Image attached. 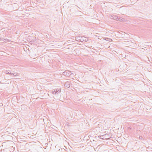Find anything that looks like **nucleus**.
Returning a JSON list of instances; mask_svg holds the SVG:
<instances>
[{"label":"nucleus","mask_w":152,"mask_h":152,"mask_svg":"<svg viewBox=\"0 0 152 152\" xmlns=\"http://www.w3.org/2000/svg\"><path fill=\"white\" fill-rule=\"evenodd\" d=\"M71 84V81H67L65 84L64 86L68 88H69L70 87Z\"/></svg>","instance_id":"39448f33"},{"label":"nucleus","mask_w":152,"mask_h":152,"mask_svg":"<svg viewBox=\"0 0 152 152\" xmlns=\"http://www.w3.org/2000/svg\"><path fill=\"white\" fill-rule=\"evenodd\" d=\"M76 40L81 42H86L88 40L87 38L83 36H77L75 37Z\"/></svg>","instance_id":"f257e3e1"},{"label":"nucleus","mask_w":152,"mask_h":152,"mask_svg":"<svg viewBox=\"0 0 152 152\" xmlns=\"http://www.w3.org/2000/svg\"><path fill=\"white\" fill-rule=\"evenodd\" d=\"M118 16H117L116 15H115V16H114V19L117 20V19H118Z\"/></svg>","instance_id":"9b49d317"},{"label":"nucleus","mask_w":152,"mask_h":152,"mask_svg":"<svg viewBox=\"0 0 152 152\" xmlns=\"http://www.w3.org/2000/svg\"><path fill=\"white\" fill-rule=\"evenodd\" d=\"M105 40L107 41H108L109 42H112V40L110 38H105Z\"/></svg>","instance_id":"9d476101"},{"label":"nucleus","mask_w":152,"mask_h":152,"mask_svg":"<svg viewBox=\"0 0 152 152\" xmlns=\"http://www.w3.org/2000/svg\"><path fill=\"white\" fill-rule=\"evenodd\" d=\"M139 139L140 140H143V137L142 136H139Z\"/></svg>","instance_id":"f8f14e48"},{"label":"nucleus","mask_w":152,"mask_h":152,"mask_svg":"<svg viewBox=\"0 0 152 152\" xmlns=\"http://www.w3.org/2000/svg\"><path fill=\"white\" fill-rule=\"evenodd\" d=\"M70 11L72 13H74L76 12V10H75V8L73 7L72 8L70 9Z\"/></svg>","instance_id":"0eeeda50"},{"label":"nucleus","mask_w":152,"mask_h":152,"mask_svg":"<svg viewBox=\"0 0 152 152\" xmlns=\"http://www.w3.org/2000/svg\"><path fill=\"white\" fill-rule=\"evenodd\" d=\"M64 75L66 76H69L71 74V72L69 70H66L61 73Z\"/></svg>","instance_id":"7ed1b4c3"},{"label":"nucleus","mask_w":152,"mask_h":152,"mask_svg":"<svg viewBox=\"0 0 152 152\" xmlns=\"http://www.w3.org/2000/svg\"><path fill=\"white\" fill-rule=\"evenodd\" d=\"M61 91V89H53L52 91V93L53 94H58L60 93Z\"/></svg>","instance_id":"f03ea898"},{"label":"nucleus","mask_w":152,"mask_h":152,"mask_svg":"<svg viewBox=\"0 0 152 152\" xmlns=\"http://www.w3.org/2000/svg\"><path fill=\"white\" fill-rule=\"evenodd\" d=\"M124 20V19L123 18H121L120 17H118V19H117V20L122 21H123Z\"/></svg>","instance_id":"6e6552de"},{"label":"nucleus","mask_w":152,"mask_h":152,"mask_svg":"<svg viewBox=\"0 0 152 152\" xmlns=\"http://www.w3.org/2000/svg\"><path fill=\"white\" fill-rule=\"evenodd\" d=\"M108 135V134H105L102 135L101 136H100V137H99H99L100 138H101L102 139H107L109 138V137H106V136Z\"/></svg>","instance_id":"20e7f679"},{"label":"nucleus","mask_w":152,"mask_h":152,"mask_svg":"<svg viewBox=\"0 0 152 152\" xmlns=\"http://www.w3.org/2000/svg\"><path fill=\"white\" fill-rule=\"evenodd\" d=\"M6 74H9L10 75H13L14 76H16V75H14V74L12 73L11 72L10 73L8 71H6Z\"/></svg>","instance_id":"423d86ee"},{"label":"nucleus","mask_w":152,"mask_h":152,"mask_svg":"<svg viewBox=\"0 0 152 152\" xmlns=\"http://www.w3.org/2000/svg\"><path fill=\"white\" fill-rule=\"evenodd\" d=\"M115 15H109V17L110 18L113 19H114V18Z\"/></svg>","instance_id":"1a4fd4ad"},{"label":"nucleus","mask_w":152,"mask_h":152,"mask_svg":"<svg viewBox=\"0 0 152 152\" xmlns=\"http://www.w3.org/2000/svg\"><path fill=\"white\" fill-rule=\"evenodd\" d=\"M107 134L108 135L106 136V137H109V138H110L111 137V136H109V134Z\"/></svg>","instance_id":"ddd939ff"}]
</instances>
